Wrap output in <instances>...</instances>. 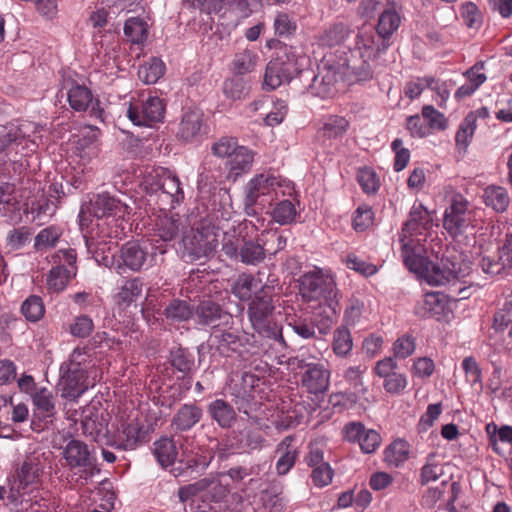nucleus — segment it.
<instances>
[{
    "mask_svg": "<svg viewBox=\"0 0 512 512\" xmlns=\"http://www.w3.org/2000/svg\"><path fill=\"white\" fill-rule=\"evenodd\" d=\"M433 224L432 215L426 207L415 202L410 209L409 218L404 223L400 234L401 256L409 271L416 274L429 285L442 286L455 281L458 278L457 264L446 255V249L439 243L437 250L431 245V253L435 255L434 263L429 259L427 248L423 245L426 235Z\"/></svg>",
    "mask_w": 512,
    "mask_h": 512,
    "instance_id": "nucleus-1",
    "label": "nucleus"
},
{
    "mask_svg": "<svg viewBox=\"0 0 512 512\" xmlns=\"http://www.w3.org/2000/svg\"><path fill=\"white\" fill-rule=\"evenodd\" d=\"M300 293L308 301H318L311 320L298 318L289 323L292 330L303 339L326 335L336 322L341 311L340 292L333 275L316 269L305 273L300 279Z\"/></svg>",
    "mask_w": 512,
    "mask_h": 512,
    "instance_id": "nucleus-2",
    "label": "nucleus"
},
{
    "mask_svg": "<svg viewBox=\"0 0 512 512\" xmlns=\"http://www.w3.org/2000/svg\"><path fill=\"white\" fill-rule=\"evenodd\" d=\"M43 131V125L27 120L0 125V174L8 162L18 161V155L26 157L38 150Z\"/></svg>",
    "mask_w": 512,
    "mask_h": 512,
    "instance_id": "nucleus-3",
    "label": "nucleus"
},
{
    "mask_svg": "<svg viewBox=\"0 0 512 512\" xmlns=\"http://www.w3.org/2000/svg\"><path fill=\"white\" fill-rule=\"evenodd\" d=\"M246 315L251 329L260 338L270 341L271 345L286 346L282 335V325L276 314L273 297L267 294L254 293L247 304Z\"/></svg>",
    "mask_w": 512,
    "mask_h": 512,
    "instance_id": "nucleus-4",
    "label": "nucleus"
},
{
    "mask_svg": "<svg viewBox=\"0 0 512 512\" xmlns=\"http://www.w3.org/2000/svg\"><path fill=\"white\" fill-rule=\"evenodd\" d=\"M293 184L272 171L256 174L244 187V207L248 215L254 213V207L265 208L271 205L279 195H291Z\"/></svg>",
    "mask_w": 512,
    "mask_h": 512,
    "instance_id": "nucleus-5",
    "label": "nucleus"
},
{
    "mask_svg": "<svg viewBox=\"0 0 512 512\" xmlns=\"http://www.w3.org/2000/svg\"><path fill=\"white\" fill-rule=\"evenodd\" d=\"M143 186L148 195V202L156 205L163 212L174 209L184 199L179 178L165 168L150 172L144 178Z\"/></svg>",
    "mask_w": 512,
    "mask_h": 512,
    "instance_id": "nucleus-6",
    "label": "nucleus"
},
{
    "mask_svg": "<svg viewBox=\"0 0 512 512\" xmlns=\"http://www.w3.org/2000/svg\"><path fill=\"white\" fill-rule=\"evenodd\" d=\"M93 366L90 350L86 347L75 348L69 359L60 366L58 388L66 399L79 398L88 388L87 373Z\"/></svg>",
    "mask_w": 512,
    "mask_h": 512,
    "instance_id": "nucleus-7",
    "label": "nucleus"
},
{
    "mask_svg": "<svg viewBox=\"0 0 512 512\" xmlns=\"http://www.w3.org/2000/svg\"><path fill=\"white\" fill-rule=\"evenodd\" d=\"M61 449L62 467L72 472L75 482L87 484L100 473L97 459L85 442L72 438Z\"/></svg>",
    "mask_w": 512,
    "mask_h": 512,
    "instance_id": "nucleus-8",
    "label": "nucleus"
},
{
    "mask_svg": "<svg viewBox=\"0 0 512 512\" xmlns=\"http://www.w3.org/2000/svg\"><path fill=\"white\" fill-rule=\"evenodd\" d=\"M212 345L225 357L237 355L242 361H249V366L257 368L253 364L259 359V355L254 351V335L240 333L237 330L216 329L210 337Z\"/></svg>",
    "mask_w": 512,
    "mask_h": 512,
    "instance_id": "nucleus-9",
    "label": "nucleus"
},
{
    "mask_svg": "<svg viewBox=\"0 0 512 512\" xmlns=\"http://www.w3.org/2000/svg\"><path fill=\"white\" fill-rule=\"evenodd\" d=\"M182 258L193 262L211 257L218 246V233L214 226L202 222L184 234L182 238Z\"/></svg>",
    "mask_w": 512,
    "mask_h": 512,
    "instance_id": "nucleus-10",
    "label": "nucleus"
},
{
    "mask_svg": "<svg viewBox=\"0 0 512 512\" xmlns=\"http://www.w3.org/2000/svg\"><path fill=\"white\" fill-rule=\"evenodd\" d=\"M338 52L326 54L318 66V73L313 76L308 92L316 97L326 99L333 97L338 91V84L342 81L341 66H339Z\"/></svg>",
    "mask_w": 512,
    "mask_h": 512,
    "instance_id": "nucleus-11",
    "label": "nucleus"
},
{
    "mask_svg": "<svg viewBox=\"0 0 512 512\" xmlns=\"http://www.w3.org/2000/svg\"><path fill=\"white\" fill-rule=\"evenodd\" d=\"M300 71L298 57L292 48H284L282 53L271 59L264 73L263 89L274 90L285 83H289Z\"/></svg>",
    "mask_w": 512,
    "mask_h": 512,
    "instance_id": "nucleus-12",
    "label": "nucleus"
},
{
    "mask_svg": "<svg viewBox=\"0 0 512 512\" xmlns=\"http://www.w3.org/2000/svg\"><path fill=\"white\" fill-rule=\"evenodd\" d=\"M126 109V116L136 126L151 127L162 122L165 116L166 105L158 96H149L146 99H131Z\"/></svg>",
    "mask_w": 512,
    "mask_h": 512,
    "instance_id": "nucleus-13",
    "label": "nucleus"
},
{
    "mask_svg": "<svg viewBox=\"0 0 512 512\" xmlns=\"http://www.w3.org/2000/svg\"><path fill=\"white\" fill-rule=\"evenodd\" d=\"M57 263L46 278L47 289L50 293H60L67 287L69 281L76 276V252L74 249H60L53 256Z\"/></svg>",
    "mask_w": 512,
    "mask_h": 512,
    "instance_id": "nucleus-14",
    "label": "nucleus"
},
{
    "mask_svg": "<svg viewBox=\"0 0 512 512\" xmlns=\"http://www.w3.org/2000/svg\"><path fill=\"white\" fill-rule=\"evenodd\" d=\"M339 66L342 71V82L347 85L369 81L373 77L371 61L375 58L355 56V53L346 51L338 52Z\"/></svg>",
    "mask_w": 512,
    "mask_h": 512,
    "instance_id": "nucleus-15",
    "label": "nucleus"
},
{
    "mask_svg": "<svg viewBox=\"0 0 512 512\" xmlns=\"http://www.w3.org/2000/svg\"><path fill=\"white\" fill-rule=\"evenodd\" d=\"M153 257L149 259L148 246L139 241H129L125 243L120 249L119 260H111L108 265L117 274L121 275L125 269L133 272L142 270L148 261H152Z\"/></svg>",
    "mask_w": 512,
    "mask_h": 512,
    "instance_id": "nucleus-16",
    "label": "nucleus"
},
{
    "mask_svg": "<svg viewBox=\"0 0 512 512\" xmlns=\"http://www.w3.org/2000/svg\"><path fill=\"white\" fill-rule=\"evenodd\" d=\"M389 46L390 42L384 39L374 27L363 26L358 31L354 48L349 49V52L355 53V56L376 58L379 53L385 51Z\"/></svg>",
    "mask_w": 512,
    "mask_h": 512,
    "instance_id": "nucleus-17",
    "label": "nucleus"
},
{
    "mask_svg": "<svg viewBox=\"0 0 512 512\" xmlns=\"http://www.w3.org/2000/svg\"><path fill=\"white\" fill-rule=\"evenodd\" d=\"M467 211L468 201L461 194L454 195L443 219V227L450 236L457 237L468 226Z\"/></svg>",
    "mask_w": 512,
    "mask_h": 512,
    "instance_id": "nucleus-18",
    "label": "nucleus"
},
{
    "mask_svg": "<svg viewBox=\"0 0 512 512\" xmlns=\"http://www.w3.org/2000/svg\"><path fill=\"white\" fill-rule=\"evenodd\" d=\"M23 205L19 201L14 183L6 179L5 172L0 174V215L6 221H22Z\"/></svg>",
    "mask_w": 512,
    "mask_h": 512,
    "instance_id": "nucleus-19",
    "label": "nucleus"
},
{
    "mask_svg": "<svg viewBox=\"0 0 512 512\" xmlns=\"http://www.w3.org/2000/svg\"><path fill=\"white\" fill-rule=\"evenodd\" d=\"M182 228L183 224L177 213L160 214L155 218L152 224L150 233L151 241L156 243L160 241L169 243L179 236Z\"/></svg>",
    "mask_w": 512,
    "mask_h": 512,
    "instance_id": "nucleus-20",
    "label": "nucleus"
},
{
    "mask_svg": "<svg viewBox=\"0 0 512 512\" xmlns=\"http://www.w3.org/2000/svg\"><path fill=\"white\" fill-rule=\"evenodd\" d=\"M194 316L197 324L209 326L215 330L221 325H229L232 321L230 313L224 311L219 304L210 300L200 302L195 309Z\"/></svg>",
    "mask_w": 512,
    "mask_h": 512,
    "instance_id": "nucleus-21",
    "label": "nucleus"
},
{
    "mask_svg": "<svg viewBox=\"0 0 512 512\" xmlns=\"http://www.w3.org/2000/svg\"><path fill=\"white\" fill-rule=\"evenodd\" d=\"M265 442L263 435L258 430L251 428L234 431L228 438L229 448L239 454L261 450Z\"/></svg>",
    "mask_w": 512,
    "mask_h": 512,
    "instance_id": "nucleus-22",
    "label": "nucleus"
},
{
    "mask_svg": "<svg viewBox=\"0 0 512 512\" xmlns=\"http://www.w3.org/2000/svg\"><path fill=\"white\" fill-rule=\"evenodd\" d=\"M227 489L214 481L200 497L193 512H229Z\"/></svg>",
    "mask_w": 512,
    "mask_h": 512,
    "instance_id": "nucleus-23",
    "label": "nucleus"
},
{
    "mask_svg": "<svg viewBox=\"0 0 512 512\" xmlns=\"http://www.w3.org/2000/svg\"><path fill=\"white\" fill-rule=\"evenodd\" d=\"M302 386L310 394L325 393L330 384V371L319 363H309L301 378Z\"/></svg>",
    "mask_w": 512,
    "mask_h": 512,
    "instance_id": "nucleus-24",
    "label": "nucleus"
},
{
    "mask_svg": "<svg viewBox=\"0 0 512 512\" xmlns=\"http://www.w3.org/2000/svg\"><path fill=\"white\" fill-rule=\"evenodd\" d=\"M128 208L126 204L106 192L94 196L89 204L90 213L98 219L109 216L123 217Z\"/></svg>",
    "mask_w": 512,
    "mask_h": 512,
    "instance_id": "nucleus-25",
    "label": "nucleus"
},
{
    "mask_svg": "<svg viewBox=\"0 0 512 512\" xmlns=\"http://www.w3.org/2000/svg\"><path fill=\"white\" fill-rule=\"evenodd\" d=\"M446 296L440 292H428L419 299L414 307V314L422 319L440 320L446 310Z\"/></svg>",
    "mask_w": 512,
    "mask_h": 512,
    "instance_id": "nucleus-26",
    "label": "nucleus"
},
{
    "mask_svg": "<svg viewBox=\"0 0 512 512\" xmlns=\"http://www.w3.org/2000/svg\"><path fill=\"white\" fill-rule=\"evenodd\" d=\"M149 427L139 420L127 423L117 436V447L123 450H134L142 442L146 441Z\"/></svg>",
    "mask_w": 512,
    "mask_h": 512,
    "instance_id": "nucleus-27",
    "label": "nucleus"
},
{
    "mask_svg": "<svg viewBox=\"0 0 512 512\" xmlns=\"http://www.w3.org/2000/svg\"><path fill=\"white\" fill-rule=\"evenodd\" d=\"M506 230V240L500 251L498 260H491L489 257H482V271L497 275L506 267H512V225H503Z\"/></svg>",
    "mask_w": 512,
    "mask_h": 512,
    "instance_id": "nucleus-28",
    "label": "nucleus"
},
{
    "mask_svg": "<svg viewBox=\"0 0 512 512\" xmlns=\"http://www.w3.org/2000/svg\"><path fill=\"white\" fill-rule=\"evenodd\" d=\"M202 416L203 411L199 406L185 403L173 415L171 428L175 433L189 431L200 422Z\"/></svg>",
    "mask_w": 512,
    "mask_h": 512,
    "instance_id": "nucleus-29",
    "label": "nucleus"
},
{
    "mask_svg": "<svg viewBox=\"0 0 512 512\" xmlns=\"http://www.w3.org/2000/svg\"><path fill=\"white\" fill-rule=\"evenodd\" d=\"M401 6L396 1H387L385 7L379 15L378 25L376 30L379 34L389 42L390 37L400 26L401 17L400 12Z\"/></svg>",
    "mask_w": 512,
    "mask_h": 512,
    "instance_id": "nucleus-30",
    "label": "nucleus"
},
{
    "mask_svg": "<svg viewBox=\"0 0 512 512\" xmlns=\"http://www.w3.org/2000/svg\"><path fill=\"white\" fill-rule=\"evenodd\" d=\"M351 26L344 22H334L319 33L317 40L323 47H339L351 36Z\"/></svg>",
    "mask_w": 512,
    "mask_h": 512,
    "instance_id": "nucleus-31",
    "label": "nucleus"
},
{
    "mask_svg": "<svg viewBox=\"0 0 512 512\" xmlns=\"http://www.w3.org/2000/svg\"><path fill=\"white\" fill-rule=\"evenodd\" d=\"M294 439L295 438L292 435L286 436L277 445L276 453L279 454V457L276 461L275 469L277 474L280 476L286 475L298 459V450L292 444Z\"/></svg>",
    "mask_w": 512,
    "mask_h": 512,
    "instance_id": "nucleus-32",
    "label": "nucleus"
},
{
    "mask_svg": "<svg viewBox=\"0 0 512 512\" xmlns=\"http://www.w3.org/2000/svg\"><path fill=\"white\" fill-rule=\"evenodd\" d=\"M203 113L200 109L192 108L184 112L179 124L177 136L183 141L195 139L201 130Z\"/></svg>",
    "mask_w": 512,
    "mask_h": 512,
    "instance_id": "nucleus-33",
    "label": "nucleus"
},
{
    "mask_svg": "<svg viewBox=\"0 0 512 512\" xmlns=\"http://www.w3.org/2000/svg\"><path fill=\"white\" fill-rule=\"evenodd\" d=\"M57 210V204L54 200L44 194L23 205L22 211L28 216L31 215V221H45L52 217Z\"/></svg>",
    "mask_w": 512,
    "mask_h": 512,
    "instance_id": "nucleus-34",
    "label": "nucleus"
},
{
    "mask_svg": "<svg viewBox=\"0 0 512 512\" xmlns=\"http://www.w3.org/2000/svg\"><path fill=\"white\" fill-rule=\"evenodd\" d=\"M207 411L221 428H230L236 421V412L233 406L223 399L212 401L208 405Z\"/></svg>",
    "mask_w": 512,
    "mask_h": 512,
    "instance_id": "nucleus-35",
    "label": "nucleus"
},
{
    "mask_svg": "<svg viewBox=\"0 0 512 512\" xmlns=\"http://www.w3.org/2000/svg\"><path fill=\"white\" fill-rule=\"evenodd\" d=\"M259 55L256 50L245 48L235 53L230 64V71L235 76L252 73L258 64Z\"/></svg>",
    "mask_w": 512,
    "mask_h": 512,
    "instance_id": "nucleus-36",
    "label": "nucleus"
},
{
    "mask_svg": "<svg viewBox=\"0 0 512 512\" xmlns=\"http://www.w3.org/2000/svg\"><path fill=\"white\" fill-rule=\"evenodd\" d=\"M244 362V370L241 373H235L231 378V391H245L246 393L252 394L254 387L256 386L259 378L252 373V370H259L260 368V358L253 364V366L257 365V368L250 367L249 361Z\"/></svg>",
    "mask_w": 512,
    "mask_h": 512,
    "instance_id": "nucleus-37",
    "label": "nucleus"
},
{
    "mask_svg": "<svg viewBox=\"0 0 512 512\" xmlns=\"http://www.w3.org/2000/svg\"><path fill=\"white\" fill-rule=\"evenodd\" d=\"M143 290V282L135 277L125 280L120 286L119 291L114 295V301L119 307L126 308L136 302Z\"/></svg>",
    "mask_w": 512,
    "mask_h": 512,
    "instance_id": "nucleus-38",
    "label": "nucleus"
},
{
    "mask_svg": "<svg viewBox=\"0 0 512 512\" xmlns=\"http://www.w3.org/2000/svg\"><path fill=\"white\" fill-rule=\"evenodd\" d=\"M477 128V116L470 112L461 122L455 136L456 150L460 155H465Z\"/></svg>",
    "mask_w": 512,
    "mask_h": 512,
    "instance_id": "nucleus-39",
    "label": "nucleus"
},
{
    "mask_svg": "<svg viewBox=\"0 0 512 512\" xmlns=\"http://www.w3.org/2000/svg\"><path fill=\"white\" fill-rule=\"evenodd\" d=\"M409 455V443L403 439H397L385 449L384 459L388 466L398 468L409 459Z\"/></svg>",
    "mask_w": 512,
    "mask_h": 512,
    "instance_id": "nucleus-40",
    "label": "nucleus"
},
{
    "mask_svg": "<svg viewBox=\"0 0 512 512\" xmlns=\"http://www.w3.org/2000/svg\"><path fill=\"white\" fill-rule=\"evenodd\" d=\"M486 206L492 208L497 213L506 211L510 204V197L505 188L501 186H488L482 195Z\"/></svg>",
    "mask_w": 512,
    "mask_h": 512,
    "instance_id": "nucleus-41",
    "label": "nucleus"
},
{
    "mask_svg": "<svg viewBox=\"0 0 512 512\" xmlns=\"http://www.w3.org/2000/svg\"><path fill=\"white\" fill-rule=\"evenodd\" d=\"M177 454V448L172 438L162 437L154 443V456L164 468L174 464Z\"/></svg>",
    "mask_w": 512,
    "mask_h": 512,
    "instance_id": "nucleus-42",
    "label": "nucleus"
},
{
    "mask_svg": "<svg viewBox=\"0 0 512 512\" xmlns=\"http://www.w3.org/2000/svg\"><path fill=\"white\" fill-rule=\"evenodd\" d=\"M70 107L74 111H86L93 101L91 90L85 85L73 84L67 93Z\"/></svg>",
    "mask_w": 512,
    "mask_h": 512,
    "instance_id": "nucleus-43",
    "label": "nucleus"
},
{
    "mask_svg": "<svg viewBox=\"0 0 512 512\" xmlns=\"http://www.w3.org/2000/svg\"><path fill=\"white\" fill-rule=\"evenodd\" d=\"M348 127L349 122L345 117L331 115L324 120L319 134L326 139H338L345 135Z\"/></svg>",
    "mask_w": 512,
    "mask_h": 512,
    "instance_id": "nucleus-44",
    "label": "nucleus"
},
{
    "mask_svg": "<svg viewBox=\"0 0 512 512\" xmlns=\"http://www.w3.org/2000/svg\"><path fill=\"white\" fill-rule=\"evenodd\" d=\"M169 362L171 366L186 376L192 372L195 365V359L193 353L188 349L177 347L170 351Z\"/></svg>",
    "mask_w": 512,
    "mask_h": 512,
    "instance_id": "nucleus-45",
    "label": "nucleus"
},
{
    "mask_svg": "<svg viewBox=\"0 0 512 512\" xmlns=\"http://www.w3.org/2000/svg\"><path fill=\"white\" fill-rule=\"evenodd\" d=\"M194 308L185 300L173 299L164 309L165 317L172 322H184L194 316Z\"/></svg>",
    "mask_w": 512,
    "mask_h": 512,
    "instance_id": "nucleus-46",
    "label": "nucleus"
},
{
    "mask_svg": "<svg viewBox=\"0 0 512 512\" xmlns=\"http://www.w3.org/2000/svg\"><path fill=\"white\" fill-rule=\"evenodd\" d=\"M489 443L492 449L498 453H502L499 443L511 444L512 443V427L508 425L498 428L494 423H489L485 427Z\"/></svg>",
    "mask_w": 512,
    "mask_h": 512,
    "instance_id": "nucleus-47",
    "label": "nucleus"
},
{
    "mask_svg": "<svg viewBox=\"0 0 512 512\" xmlns=\"http://www.w3.org/2000/svg\"><path fill=\"white\" fill-rule=\"evenodd\" d=\"M265 259V248L254 240H246L240 247L239 261L246 265L256 266Z\"/></svg>",
    "mask_w": 512,
    "mask_h": 512,
    "instance_id": "nucleus-48",
    "label": "nucleus"
},
{
    "mask_svg": "<svg viewBox=\"0 0 512 512\" xmlns=\"http://www.w3.org/2000/svg\"><path fill=\"white\" fill-rule=\"evenodd\" d=\"M164 73L165 64L156 57L151 58L138 69V77L145 84H155Z\"/></svg>",
    "mask_w": 512,
    "mask_h": 512,
    "instance_id": "nucleus-49",
    "label": "nucleus"
},
{
    "mask_svg": "<svg viewBox=\"0 0 512 512\" xmlns=\"http://www.w3.org/2000/svg\"><path fill=\"white\" fill-rule=\"evenodd\" d=\"M124 34L133 44H142L148 37V25L139 17H131L126 20Z\"/></svg>",
    "mask_w": 512,
    "mask_h": 512,
    "instance_id": "nucleus-50",
    "label": "nucleus"
},
{
    "mask_svg": "<svg viewBox=\"0 0 512 512\" xmlns=\"http://www.w3.org/2000/svg\"><path fill=\"white\" fill-rule=\"evenodd\" d=\"M464 75L467 77V82L461 85L454 94L458 101L471 96L480 87V63H475Z\"/></svg>",
    "mask_w": 512,
    "mask_h": 512,
    "instance_id": "nucleus-51",
    "label": "nucleus"
},
{
    "mask_svg": "<svg viewBox=\"0 0 512 512\" xmlns=\"http://www.w3.org/2000/svg\"><path fill=\"white\" fill-rule=\"evenodd\" d=\"M62 235V229L51 225L38 232L34 239V248L36 251H45L53 248L58 243Z\"/></svg>",
    "mask_w": 512,
    "mask_h": 512,
    "instance_id": "nucleus-52",
    "label": "nucleus"
},
{
    "mask_svg": "<svg viewBox=\"0 0 512 512\" xmlns=\"http://www.w3.org/2000/svg\"><path fill=\"white\" fill-rule=\"evenodd\" d=\"M332 348L338 357H347L353 348V339L346 326L338 327L333 333Z\"/></svg>",
    "mask_w": 512,
    "mask_h": 512,
    "instance_id": "nucleus-53",
    "label": "nucleus"
},
{
    "mask_svg": "<svg viewBox=\"0 0 512 512\" xmlns=\"http://www.w3.org/2000/svg\"><path fill=\"white\" fill-rule=\"evenodd\" d=\"M33 404L36 406L41 417H53L56 413L55 399L48 389L41 388L36 391L32 397Z\"/></svg>",
    "mask_w": 512,
    "mask_h": 512,
    "instance_id": "nucleus-54",
    "label": "nucleus"
},
{
    "mask_svg": "<svg viewBox=\"0 0 512 512\" xmlns=\"http://www.w3.org/2000/svg\"><path fill=\"white\" fill-rule=\"evenodd\" d=\"M253 160L254 154L252 150L244 146H239L231 156V171H233L235 175L247 172L251 169Z\"/></svg>",
    "mask_w": 512,
    "mask_h": 512,
    "instance_id": "nucleus-55",
    "label": "nucleus"
},
{
    "mask_svg": "<svg viewBox=\"0 0 512 512\" xmlns=\"http://www.w3.org/2000/svg\"><path fill=\"white\" fill-rule=\"evenodd\" d=\"M444 474V464L438 460L436 454L428 455L426 463L421 469L420 481L425 485L431 481H436Z\"/></svg>",
    "mask_w": 512,
    "mask_h": 512,
    "instance_id": "nucleus-56",
    "label": "nucleus"
},
{
    "mask_svg": "<svg viewBox=\"0 0 512 512\" xmlns=\"http://www.w3.org/2000/svg\"><path fill=\"white\" fill-rule=\"evenodd\" d=\"M297 216V210L291 200L285 199L279 201L271 212L272 219L280 224H291Z\"/></svg>",
    "mask_w": 512,
    "mask_h": 512,
    "instance_id": "nucleus-57",
    "label": "nucleus"
},
{
    "mask_svg": "<svg viewBox=\"0 0 512 512\" xmlns=\"http://www.w3.org/2000/svg\"><path fill=\"white\" fill-rule=\"evenodd\" d=\"M21 312L29 322H38L45 313V306L41 297L29 296L21 306Z\"/></svg>",
    "mask_w": 512,
    "mask_h": 512,
    "instance_id": "nucleus-58",
    "label": "nucleus"
},
{
    "mask_svg": "<svg viewBox=\"0 0 512 512\" xmlns=\"http://www.w3.org/2000/svg\"><path fill=\"white\" fill-rule=\"evenodd\" d=\"M253 281L251 274H240L231 286V293L239 300L249 302L253 298L252 291L257 292Z\"/></svg>",
    "mask_w": 512,
    "mask_h": 512,
    "instance_id": "nucleus-59",
    "label": "nucleus"
},
{
    "mask_svg": "<svg viewBox=\"0 0 512 512\" xmlns=\"http://www.w3.org/2000/svg\"><path fill=\"white\" fill-rule=\"evenodd\" d=\"M275 34L281 38H289L296 33V20L285 12L276 14L273 22Z\"/></svg>",
    "mask_w": 512,
    "mask_h": 512,
    "instance_id": "nucleus-60",
    "label": "nucleus"
},
{
    "mask_svg": "<svg viewBox=\"0 0 512 512\" xmlns=\"http://www.w3.org/2000/svg\"><path fill=\"white\" fill-rule=\"evenodd\" d=\"M421 115L431 130L443 131L447 128V119L443 113L436 110L432 105H425L422 108Z\"/></svg>",
    "mask_w": 512,
    "mask_h": 512,
    "instance_id": "nucleus-61",
    "label": "nucleus"
},
{
    "mask_svg": "<svg viewBox=\"0 0 512 512\" xmlns=\"http://www.w3.org/2000/svg\"><path fill=\"white\" fill-rule=\"evenodd\" d=\"M214 480L210 478H203L195 483L182 486L178 490V498L181 503H186L188 500L198 495L200 492H206L213 484Z\"/></svg>",
    "mask_w": 512,
    "mask_h": 512,
    "instance_id": "nucleus-62",
    "label": "nucleus"
},
{
    "mask_svg": "<svg viewBox=\"0 0 512 512\" xmlns=\"http://www.w3.org/2000/svg\"><path fill=\"white\" fill-rule=\"evenodd\" d=\"M344 263L348 269L353 270L365 277L372 276L378 271L376 265L366 262L354 253L348 254L344 259Z\"/></svg>",
    "mask_w": 512,
    "mask_h": 512,
    "instance_id": "nucleus-63",
    "label": "nucleus"
},
{
    "mask_svg": "<svg viewBox=\"0 0 512 512\" xmlns=\"http://www.w3.org/2000/svg\"><path fill=\"white\" fill-rule=\"evenodd\" d=\"M357 181L366 194L376 193L380 186L377 174L368 167L358 170Z\"/></svg>",
    "mask_w": 512,
    "mask_h": 512,
    "instance_id": "nucleus-64",
    "label": "nucleus"
}]
</instances>
